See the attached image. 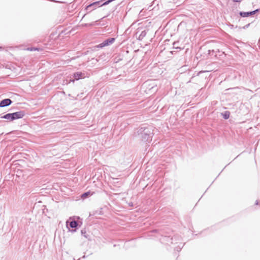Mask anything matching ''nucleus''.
Returning a JSON list of instances; mask_svg holds the SVG:
<instances>
[{"label": "nucleus", "instance_id": "f257e3e1", "mask_svg": "<svg viewBox=\"0 0 260 260\" xmlns=\"http://www.w3.org/2000/svg\"><path fill=\"white\" fill-rule=\"evenodd\" d=\"M151 127H141L137 132L140 138L144 142H150L152 140L153 133Z\"/></svg>", "mask_w": 260, "mask_h": 260}, {"label": "nucleus", "instance_id": "f03ea898", "mask_svg": "<svg viewBox=\"0 0 260 260\" xmlns=\"http://www.w3.org/2000/svg\"><path fill=\"white\" fill-rule=\"evenodd\" d=\"M115 39L114 38H109V39L105 40L104 41H103L102 43L98 45V47L102 48V47L108 46L110 44H112L114 43V42L115 41Z\"/></svg>", "mask_w": 260, "mask_h": 260}, {"label": "nucleus", "instance_id": "7ed1b4c3", "mask_svg": "<svg viewBox=\"0 0 260 260\" xmlns=\"http://www.w3.org/2000/svg\"><path fill=\"white\" fill-rule=\"evenodd\" d=\"M25 115V112L24 111H20L18 112L12 113L13 120H15L22 118Z\"/></svg>", "mask_w": 260, "mask_h": 260}, {"label": "nucleus", "instance_id": "20e7f679", "mask_svg": "<svg viewBox=\"0 0 260 260\" xmlns=\"http://www.w3.org/2000/svg\"><path fill=\"white\" fill-rule=\"evenodd\" d=\"M100 2H94L89 5H88L86 8V10H90V11H92V10L95 9L97 7H100Z\"/></svg>", "mask_w": 260, "mask_h": 260}, {"label": "nucleus", "instance_id": "39448f33", "mask_svg": "<svg viewBox=\"0 0 260 260\" xmlns=\"http://www.w3.org/2000/svg\"><path fill=\"white\" fill-rule=\"evenodd\" d=\"M258 11V10L256 9L254 11H251V12H240L239 14L242 17H249L250 16L255 14Z\"/></svg>", "mask_w": 260, "mask_h": 260}, {"label": "nucleus", "instance_id": "423d86ee", "mask_svg": "<svg viewBox=\"0 0 260 260\" xmlns=\"http://www.w3.org/2000/svg\"><path fill=\"white\" fill-rule=\"evenodd\" d=\"M12 103V101L9 99H4L0 102V107H5L9 106Z\"/></svg>", "mask_w": 260, "mask_h": 260}, {"label": "nucleus", "instance_id": "0eeeda50", "mask_svg": "<svg viewBox=\"0 0 260 260\" xmlns=\"http://www.w3.org/2000/svg\"><path fill=\"white\" fill-rule=\"evenodd\" d=\"M73 77L75 80H78L80 79L84 78L85 77V73L79 72L74 74Z\"/></svg>", "mask_w": 260, "mask_h": 260}, {"label": "nucleus", "instance_id": "6e6552de", "mask_svg": "<svg viewBox=\"0 0 260 260\" xmlns=\"http://www.w3.org/2000/svg\"><path fill=\"white\" fill-rule=\"evenodd\" d=\"M66 224H67V225H68V224H69L71 228H76L78 225V222L75 220H73V221H72L70 222H69L68 220L66 222Z\"/></svg>", "mask_w": 260, "mask_h": 260}, {"label": "nucleus", "instance_id": "1a4fd4ad", "mask_svg": "<svg viewBox=\"0 0 260 260\" xmlns=\"http://www.w3.org/2000/svg\"><path fill=\"white\" fill-rule=\"evenodd\" d=\"M2 118H4L10 121H13L12 113H8L2 117Z\"/></svg>", "mask_w": 260, "mask_h": 260}, {"label": "nucleus", "instance_id": "9d476101", "mask_svg": "<svg viewBox=\"0 0 260 260\" xmlns=\"http://www.w3.org/2000/svg\"><path fill=\"white\" fill-rule=\"evenodd\" d=\"M81 235L84 236L86 238H88L89 235L87 234L86 231L85 230H81Z\"/></svg>", "mask_w": 260, "mask_h": 260}, {"label": "nucleus", "instance_id": "9b49d317", "mask_svg": "<svg viewBox=\"0 0 260 260\" xmlns=\"http://www.w3.org/2000/svg\"><path fill=\"white\" fill-rule=\"evenodd\" d=\"M90 194V192H89V191H87V192H84L83 193L81 197L82 198H87V197H88V196Z\"/></svg>", "mask_w": 260, "mask_h": 260}, {"label": "nucleus", "instance_id": "f8f14e48", "mask_svg": "<svg viewBox=\"0 0 260 260\" xmlns=\"http://www.w3.org/2000/svg\"><path fill=\"white\" fill-rule=\"evenodd\" d=\"M230 117V113L229 112H226L224 114H223V117L224 119H227L229 118Z\"/></svg>", "mask_w": 260, "mask_h": 260}, {"label": "nucleus", "instance_id": "ddd939ff", "mask_svg": "<svg viewBox=\"0 0 260 260\" xmlns=\"http://www.w3.org/2000/svg\"><path fill=\"white\" fill-rule=\"evenodd\" d=\"M27 50H30V51H35V50H39L40 49L38 48L31 47V48H28Z\"/></svg>", "mask_w": 260, "mask_h": 260}, {"label": "nucleus", "instance_id": "4468645a", "mask_svg": "<svg viewBox=\"0 0 260 260\" xmlns=\"http://www.w3.org/2000/svg\"><path fill=\"white\" fill-rule=\"evenodd\" d=\"M250 25V23H248L247 24V25H245L244 27H243V28L244 29H246L247 28H248Z\"/></svg>", "mask_w": 260, "mask_h": 260}, {"label": "nucleus", "instance_id": "2eb2a0df", "mask_svg": "<svg viewBox=\"0 0 260 260\" xmlns=\"http://www.w3.org/2000/svg\"><path fill=\"white\" fill-rule=\"evenodd\" d=\"M234 2H240L241 0H233Z\"/></svg>", "mask_w": 260, "mask_h": 260}, {"label": "nucleus", "instance_id": "dca6fc26", "mask_svg": "<svg viewBox=\"0 0 260 260\" xmlns=\"http://www.w3.org/2000/svg\"><path fill=\"white\" fill-rule=\"evenodd\" d=\"M258 201L257 200H256L255 202V204L258 205Z\"/></svg>", "mask_w": 260, "mask_h": 260}, {"label": "nucleus", "instance_id": "f3484780", "mask_svg": "<svg viewBox=\"0 0 260 260\" xmlns=\"http://www.w3.org/2000/svg\"><path fill=\"white\" fill-rule=\"evenodd\" d=\"M85 257H86V256L85 255H83V258H85Z\"/></svg>", "mask_w": 260, "mask_h": 260}, {"label": "nucleus", "instance_id": "a211bd4d", "mask_svg": "<svg viewBox=\"0 0 260 260\" xmlns=\"http://www.w3.org/2000/svg\"><path fill=\"white\" fill-rule=\"evenodd\" d=\"M181 249V248H179V249H177V251H179Z\"/></svg>", "mask_w": 260, "mask_h": 260}, {"label": "nucleus", "instance_id": "6ab92c4d", "mask_svg": "<svg viewBox=\"0 0 260 260\" xmlns=\"http://www.w3.org/2000/svg\"><path fill=\"white\" fill-rule=\"evenodd\" d=\"M71 81L74 82V80H71Z\"/></svg>", "mask_w": 260, "mask_h": 260}, {"label": "nucleus", "instance_id": "aec40b11", "mask_svg": "<svg viewBox=\"0 0 260 260\" xmlns=\"http://www.w3.org/2000/svg\"><path fill=\"white\" fill-rule=\"evenodd\" d=\"M142 34H143V35H144V34H143V32H142Z\"/></svg>", "mask_w": 260, "mask_h": 260}, {"label": "nucleus", "instance_id": "412c9836", "mask_svg": "<svg viewBox=\"0 0 260 260\" xmlns=\"http://www.w3.org/2000/svg\"><path fill=\"white\" fill-rule=\"evenodd\" d=\"M142 34H143V35H144V34H143V32H142Z\"/></svg>", "mask_w": 260, "mask_h": 260}]
</instances>
